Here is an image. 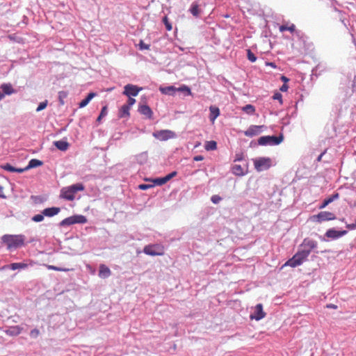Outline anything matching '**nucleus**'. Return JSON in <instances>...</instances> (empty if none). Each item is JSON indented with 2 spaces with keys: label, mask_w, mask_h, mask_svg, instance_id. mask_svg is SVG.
<instances>
[{
  "label": "nucleus",
  "mask_w": 356,
  "mask_h": 356,
  "mask_svg": "<svg viewBox=\"0 0 356 356\" xmlns=\"http://www.w3.org/2000/svg\"><path fill=\"white\" fill-rule=\"evenodd\" d=\"M42 165V162L41 161L35 159H33L29 161V165L26 167V169L29 170L31 168L41 166Z\"/></svg>",
  "instance_id": "nucleus-24"
},
{
  "label": "nucleus",
  "mask_w": 356,
  "mask_h": 356,
  "mask_svg": "<svg viewBox=\"0 0 356 356\" xmlns=\"http://www.w3.org/2000/svg\"><path fill=\"white\" fill-rule=\"evenodd\" d=\"M60 211V209L59 207H50L44 209L42 213L47 217H53L56 215H57Z\"/></svg>",
  "instance_id": "nucleus-15"
},
{
  "label": "nucleus",
  "mask_w": 356,
  "mask_h": 356,
  "mask_svg": "<svg viewBox=\"0 0 356 356\" xmlns=\"http://www.w3.org/2000/svg\"><path fill=\"white\" fill-rule=\"evenodd\" d=\"M177 175V172L176 171H174V172H172L171 173L165 176V178L167 179L168 181L169 180H170L172 177H175Z\"/></svg>",
  "instance_id": "nucleus-45"
},
{
  "label": "nucleus",
  "mask_w": 356,
  "mask_h": 356,
  "mask_svg": "<svg viewBox=\"0 0 356 356\" xmlns=\"http://www.w3.org/2000/svg\"><path fill=\"white\" fill-rule=\"evenodd\" d=\"M165 89L171 90V89H177V88H175L174 86H168V87L165 88ZM178 89H189V88L186 86H184V87L179 88Z\"/></svg>",
  "instance_id": "nucleus-51"
},
{
  "label": "nucleus",
  "mask_w": 356,
  "mask_h": 356,
  "mask_svg": "<svg viewBox=\"0 0 356 356\" xmlns=\"http://www.w3.org/2000/svg\"><path fill=\"white\" fill-rule=\"evenodd\" d=\"M309 251L299 250L296 253L292 258L289 259L283 266L282 268L286 266L295 268L301 265L308 257Z\"/></svg>",
  "instance_id": "nucleus-3"
},
{
  "label": "nucleus",
  "mask_w": 356,
  "mask_h": 356,
  "mask_svg": "<svg viewBox=\"0 0 356 356\" xmlns=\"http://www.w3.org/2000/svg\"><path fill=\"white\" fill-rule=\"evenodd\" d=\"M111 275V271L108 267L105 264H100L99 270V276L101 278L105 279Z\"/></svg>",
  "instance_id": "nucleus-14"
},
{
  "label": "nucleus",
  "mask_w": 356,
  "mask_h": 356,
  "mask_svg": "<svg viewBox=\"0 0 356 356\" xmlns=\"http://www.w3.org/2000/svg\"><path fill=\"white\" fill-rule=\"evenodd\" d=\"M302 246L305 248V249L302 250L309 251V254L311 251L317 247V242L312 239L305 238L302 243Z\"/></svg>",
  "instance_id": "nucleus-12"
},
{
  "label": "nucleus",
  "mask_w": 356,
  "mask_h": 356,
  "mask_svg": "<svg viewBox=\"0 0 356 356\" xmlns=\"http://www.w3.org/2000/svg\"><path fill=\"white\" fill-rule=\"evenodd\" d=\"M1 168L7 170V171H9V172H14V171H15V168L12 166L9 163H6L3 165H1Z\"/></svg>",
  "instance_id": "nucleus-35"
},
{
  "label": "nucleus",
  "mask_w": 356,
  "mask_h": 356,
  "mask_svg": "<svg viewBox=\"0 0 356 356\" xmlns=\"http://www.w3.org/2000/svg\"><path fill=\"white\" fill-rule=\"evenodd\" d=\"M143 252L150 256H162L165 253V248L160 244H149L144 247Z\"/></svg>",
  "instance_id": "nucleus-4"
},
{
  "label": "nucleus",
  "mask_w": 356,
  "mask_h": 356,
  "mask_svg": "<svg viewBox=\"0 0 356 356\" xmlns=\"http://www.w3.org/2000/svg\"><path fill=\"white\" fill-rule=\"evenodd\" d=\"M266 312L263 310V305L261 304H257L255 307L254 312L250 314V319H255L259 321L266 316Z\"/></svg>",
  "instance_id": "nucleus-10"
},
{
  "label": "nucleus",
  "mask_w": 356,
  "mask_h": 356,
  "mask_svg": "<svg viewBox=\"0 0 356 356\" xmlns=\"http://www.w3.org/2000/svg\"><path fill=\"white\" fill-rule=\"evenodd\" d=\"M124 89H143L142 87H138L132 84H127L124 87Z\"/></svg>",
  "instance_id": "nucleus-38"
},
{
  "label": "nucleus",
  "mask_w": 356,
  "mask_h": 356,
  "mask_svg": "<svg viewBox=\"0 0 356 356\" xmlns=\"http://www.w3.org/2000/svg\"><path fill=\"white\" fill-rule=\"evenodd\" d=\"M284 139L282 135L279 136H261L258 140V144L260 145H278L280 144Z\"/></svg>",
  "instance_id": "nucleus-7"
},
{
  "label": "nucleus",
  "mask_w": 356,
  "mask_h": 356,
  "mask_svg": "<svg viewBox=\"0 0 356 356\" xmlns=\"http://www.w3.org/2000/svg\"><path fill=\"white\" fill-rule=\"evenodd\" d=\"M87 222L86 216L82 215H74L63 219L60 222V226H68L76 223L84 224Z\"/></svg>",
  "instance_id": "nucleus-5"
},
{
  "label": "nucleus",
  "mask_w": 356,
  "mask_h": 356,
  "mask_svg": "<svg viewBox=\"0 0 356 356\" xmlns=\"http://www.w3.org/2000/svg\"><path fill=\"white\" fill-rule=\"evenodd\" d=\"M162 21L165 26L166 30L168 31H170L172 29V26L171 23L169 22L168 17L165 16L163 18Z\"/></svg>",
  "instance_id": "nucleus-30"
},
{
  "label": "nucleus",
  "mask_w": 356,
  "mask_h": 356,
  "mask_svg": "<svg viewBox=\"0 0 356 356\" xmlns=\"http://www.w3.org/2000/svg\"><path fill=\"white\" fill-rule=\"evenodd\" d=\"M289 86L286 84V83H284V84L280 87V89H288Z\"/></svg>",
  "instance_id": "nucleus-57"
},
{
  "label": "nucleus",
  "mask_w": 356,
  "mask_h": 356,
  "mask_svg": "<svg viewBox=\"0 0 356 356\" xmlns=\"http://www.w3.org/2000/svg\"><path fill=\"white\" fill-rule=\"evenodd\" d=\"M233 174L238 176H243L245 174L244 169L240 165L235 164L232 168Z\"/></svg>",
  "instance_id": "nucleus-22"
},
{
  "label": "nucleus",
  "mask_w": 356,
  "mask_h": 356,
  "mask_svg": "<svg viewBox=\"0 0 356 356\" xmlns=\"http://www.w3.org/2000/svg\"><path fill=\"white\" fill-rule=\"evenodd\" d=\"M96 96V94L95 92H90L88 95V96L84 99H83L79 104V108H83L85 107L86 105H88V104L90 102V101L95 97Z\"/></svg>",
  "instance_id": "nucleus-23"
},
{
  "label": "nucleus",
  "mask_w": 356,
  "mask_h": 356,
  "mask_svg": "<svg viewBox=\"0 0 356 356\" xmlns=\"http://www.w3.org/2000/svg\"><path fill=\"white\" fill-rule=\"evenodd\" d=\"M31 334L32 336L36 337L39 334V331L38 330H33L31 331Z\"/></svg>",
  "instance_id": "nucleus-53"
},
{
  "label": "nucleus",
  "mask_w": 356,
  "mask_h": 356,
  "mask_svg": "<svg viewBox=\"0 0 356 356\" xmlns=\"http://www.w3.org/2000/svg\"><path fill=\"white\" fill-rule=\"evenodd\" d=\"M163 94H165V95H174V92L175 90H161Z\"/></svg>",
  "instance_id": "nucleus-47"
},
{
  "label": "nucleus",
  "mask_w": 356,
  "mask_h": 356,
  "mask_svg": "<svg viewBox=\"0 0 356 356\" xmlns=\"http://www.w3.org/2000/svg\"><path fill=\"white\" fill-rule=\"evenodd\" d=\"M204 147L207 151L214 150L217 148V143L214 140L207 141Z\"/></svg>",
  "instance_id": "nucleus-28"
},
{
  "label": "nucleus",
  "mask_w": 356,
  "mask_h": 356,
  "mask_svg": "<svg viewBox=\"0 0 356 356\" xmlns=\"http://www.w3.org/2000/svg\"><path fill=\"white\" fill-rule=\"evenodd\" d=\"M323 154H324V153H322V154H321L318 156V157L317 158V161H321V159H322V157H323Z\"/></svg>",
  "instance_id": "nucleus-59"
},
{
  "label": "nucleus",
  "mask_w": 356,
  "mask_h": 356,
  "mask_svg": "<svg viewBox=\"0 0 356 356\" xmlns=\"http://www.w3.org/2000/svg\"><path fill=\"white\" fill-rule=\"evenodd\" d=\"M44 216L42 213L35 215L32 218V220H33L34 222H41L44 220Z\"/></svg>",
  "instance_id": "nucleus-34"
},
{
  "label": "nucleus",
  "mask_w": 356,
  "mask_h": 356,
  "mask_svg": "<svg viewBox=\"0 0 356 356\" xmlns=\"http://www.w3.org/2000/svg\"><path fill=\"white\" fill-rule=\"evenodd\" d=\"M313 222L321 223L324 221H330L336 219L334 213L330 211H321L316 215H314L310 218Z\"/></svg>",
  "instance_id": "nucleus-6"
},
{
  "label": "nucleus",
  "mask_w": 356,
  "mask_h": 356,
  "mask_svg": "<svg viewBox=\"0 0 356 356\" xmlns=\"http://www.w3.org/2000/svg\"><path fill=\"white\" fill-rule=\"evenodd\" d=\"M47 101L40 103L39 106L36 108V111L38 112V111H40L44 109L47 107Z\"/></svg>",
  "instance_id": "nucleus-36"
},
{
  "label": "nucleus",
  "mask_w": 356,
  "mask_h": 356,
  "mask_svg": "<svg viewBox=\"0 0 356 356\" xmlns=\"http://www.w3.org/2000/svg\"><path fill=\"white\" fill-rule=\"evenodd\" d=\"M281 79L284 82V83H287L289 81V79H287L286 76H281Z\"/></svg>",
  "instance_id": "nucleus-58"
},
{
  "label": "nucleus",
  "mask_w": 356,
  "mask_h": 356,
  "mask_svg": "<svg viewBox=\"0 0 356 356\" xmlns=\"http://www.w3.org/2000/svg\"><path fill=\"white\" fill-rule=\"evenodd\" d=\"M279 30L280 32H284L285 31H289L291 33H293L296 30V26L293 24H291L290 26L287 25H282L280 26Z\"/></svg>",
  "instance_id": "nucleus-25"
},
{
  "label": "nucleus",
  "mask_w": 356,
  "mask_h": 356,
  "mask_svg": "<svg viewBox=\"0 0 356 356\" xmlns=\"http://www.w3.org/2000/svg\"><path fill=\"white\" fill-rule=\"evenodd\" d=\"M173 135V133L171 131L168 130H162L159 131L156 134H154V136L163 139V140H167L170 138H171Z\"/></svg>",
  "instance_id": "nucleus-20"
},
{
  "label": "nucleus",
  "mask_w": 356,
  "mask_h": 356,
  "mask_svg": "<svg viewBox=\"0 0 356 356\" xmlns=\"http://www.w3.org/2000/svg\"><path fill=\"white\" fill-rule=\"evenodd\" d=\"M190 11L195 17H197L200 14L199 6L197 3H193L190 8Z\"/></svg>",
  "instance_id": "nucleus-27"
},
{
  "label": "nucleus",
  "mask_w": 356,
  "mask_h": 356,
  "mask_svg": "<svg viewBox=\"0 0 356 356\" xmlns=\"http://www.w3.org/2000/svg\"><path fill=\"white\" fill-rule=\"evenodd\" d=\"M28 265L25 263H13L10 266V268L15 270L19 268H25Z\"/></svg>",
  "instance_id": "nucleus-29"
},
{
  "label": "nucleus",
  "mask_w": 356,
  "mask_h": 356,
  "mask_svg": "<svg viewBox=\"0 0 356 356\" xmlns=\"http://www.w3.org/2000/svg\"><path fill=\"white\" fill-rule=\"evenodd\" d=\"M2 241L7 246L8 250L17 249L24 245L25 236L22 234L10 235L6 234L1 238Z\"/></svg>",
  "instance_id": "nucleus-1"
},
{
  "label": "nucleus",
  "mask_w": 356,
  "mask_h": 356,
  "mask_svg": "<svg viewBox=\"0 0 356 356\" xmlns=\"http://www.w3.org/2000/svg\"><path fill=\"white\" fill-rule=\"evenodd\" d=\"M1 89H3V90L11 89V86L10 85H8V84H3L1 86Z\"/></svg>",
  "instance_id": "nucleus-52"
},
{
  "label": "nucleus",
  "mask_w": 356,
  "mask_h": 356,
  "mask_svg": "<svg viewBox=\"0 0 356 356\" xmlns=\"http://www.w3.org/2000/svg\"><path fill=\"white\" fill-rule=\"evenodd\" d=\"M85 187L83 184L78 183L70 186L64 187L60 190V197L63 199L72 201L78 191H83Z\"/></svg>",
  "instance_id": "nucleus-2"
},
{
  "label": "nucleus",
  "mask_w": 356,
  "mask_h": 356,
  "mask_svg": "<svg viewBox=\"0 0 356 356\" xmlns=\"http://www.w3.org/2000/svg\"><path fill=\"white\" fill-rule=\"evenodd\" d=\"M108 113L107 106H104L100 112V117H105Z\"/></svg>",
  "instance_id": "nucleus-41"
},
{
  "label": "nucleus",
  "mask_w": 356,
  "mask_h": 356,
  "mask_svg": "<svg viewBox=\"0 0 356 356\" xmlns=\"http://www.w3.org/2000/svg\"><path fill=\"white\" fill-rule=\"evenodd\" d=\"M130 108L129 105L124 104L120 109L118 117L120 118H128L130 115L129 110Z\"/></svg>",
  "instance_id": "nucleus-16"
},
{
  "label": "nucleus",
  "mask_w": 356,
  "mask_h": 356,
  "mask_svg": "<svg viewBox=\"0 0 356 356\" xmlns=\"http://www.w3.org/2000/svg\"><path fill=\"white\" fill-rule=\"evenodd\" d=\"M247 56L248 60L252 63L257 60L256 56L252 52L250 49L247 50Z\"/></svg>",
  "instance_id": "nucleus-32"
},
{
  "label": "nucleus",
  "mask_w": 356,
  "mask_h": 356,
  "mask_svg": "<svg viewBox=\"0 0 356 356\" xmlns=\"http://www.w3.org/2000/svg\"><path fill=\"white\" fill-rule=\"evenodd\" d=\"M242 111L248 114L252 115L254 113L255 108L254 106L251 104H247L245 106L242 107Z\"/></svg>",
  "instance_id": "nucleus-26"
},
{
  "label": "nucleus",
  "mask_w": 356,
  "mask_h": 356,
  "mask_svg": "<svg viewBox=\"0 0 356 356\" xmlns=\"http://www.w3.org/2000/svg\"><path fill=\"white\" fill-rule=\"evenodd\" d=\"M139 45L140 49H149V45L145 44L142 40L140 42Z\"/></svg>",
  "instance_id": "nucleus-43"
},
{
  "label": "nucleus",
  "mask_w": 356,
  "mask_h": 356,
  "mask_svg": "<svg viewBox=\"0 0 356 356\" xmlns=\"http://www.w3.org/2000/svg\"><path fill=\"white\" fill-rule=\"evenodd\" d=\"M154 181L156 184L161 186V185H163V184L167 183L168 180L165 178V177H161V178H157Z\"/></svg>",
  "instance_id": "nucleus-33"
},
{
  "label": "nucleus",
  "mask_w": 356,
  "mask_h": 356,
  "mask_svg": "<svg viewBox=\"0 0 356 356\" xmlns=\"http://www.w3.org/2000/svg\"><path fill=\"white\" fill-rule=\"evenodd\" d=\"M14 90H3V92H1V90H0V99H1L5 95H10L13 93Z\"/></svg>",
  "instance_id": "nucleus-39"
},
{
  "label": "nucleus",
  "mask_w": 356,
  "mask_h": 356,
  "mask_svg": "<svg viewBox=\"0 0 356 356\" xmlns=\"http://www.w3.org/2000/svg\"><path fill=\"white\" fill-rule=\"evenodd\" d=\"M104 117H100V115L98 116L97 119V121L98 122H100L101 120Z\"/></svg>",
  "instance_id": "nucleus-60"
},
{
  "label": "nucleus",
  "mask_w": 356,
  "mask_h": 356,
  "mask_svg": "<svg viewBox=\"0 0 356 356\" xmlns=\"http://www.w3.org/2000/svg\"><path fill=\"white\" fill-rule=\"evenodd\" d=\"M265 127L264 125H251L244 131V135L248 137H253L261 134Z\"/></svg>",
  "instance_id": "nucleus-9"
},
{
  "label": "nucleus",
  "mask_w": 356,
  "mask_h": 356,
  "mask_svg": "<svg viewBox=\"0 0 356 356\" xmlns=\"http://www.w3.org/2000/svg\"><path fill=\"white\" fill-rule=\"evenodd\" d=\"M54 145L57 149L61 151H66L69 147V143L67 141L63 140L54 141Z\"/></svg>",
  "instance_id": "nucleus-18"
},
{
  "label": "nucleus",
  "mask_w": 356,
  "mask_h": 356,
  "mask_svg": "<svg viewBox=\"0 0 356 356\" xmlns=\"http://www.w3.org/2000/svg\"><path fill=\"white\" fill-rule=\"evenodd\" d=\"M273 98L274 99L279 100V102H280V104H282V95H281L280 93H278V92L275 93V94L273 95Z\"/></svg>",
  "instance_id": "nucleus-42"
},
{
  "label": "nucleus",
  "mask_w": 356,
  "mask_h": 356,
  "mask_svg": "<svg viewBox=\"0 0 356 356\" xmlns=\"http://www.w3.org/2000/svg\"><path fill=\"white\" fill-rule=\"evenodd\" d=\"M326 307L336 309L337 308V306L334 304H329V305H327Z\"/></svg>",
  "instance_id": "nucleus-54"
},
{
  "label": "nucleus",
  "mask_w": 356,
  "mask_h": 356,
  "mask_svg": "<svg viewBox=\"0 0 356 356\" xmlns=\"http://www.w3.org/2000/svg\"><path fill=\"white\" fill-rule=\"evenodd\" d=\"M139 90H124L123 94L129 97L127 105H129L131 107L136 102L135 99L132 97H136L138 95Z\"/></svg>",
  "instance_id": "nucleus-13"
},
{
  "label": "nucleus",
  "mask_w": 356,
  "mask_h": 356,
  "mask_svg": "<svg viewBox=\"0 0 356 356\" xmlns=\"http://www.w3.org/2000/svg\"><path fill=\"white\" fill-rule=\"evenodd\" d=\"M28 169H26V168H15V171H14L15 172H19V173H22L26 170H27Z\"/></svg>",
  "instance_id": "nucleus-50"
},
{
  "label": "nucleus",
  "mask_w": 356,
  "mask_h": 356,
  "mask_svg": "<svg viewBox=\"0 0 356 356\" xmlns=\"http://www.w3.org/2000/svg\"><path fill=\"white\" fill-rule=\"evenodd\" d=\"M31 199L35 204L43 202V198L40 196H31Z\"/></svg>",
  "instance_id": "nucleus-37"
},
{
  "label": "nucleus",
  "mask_w": 356,
  "mask_h": 356,
  "mask_svg": "<svg viewBox=\"0 0 356 356\" xmlns=\"http://www.w3.org/2000/svg\"><path fill=\"white\" fill-rule=\"evenodd\" d=\"M46 267L49 270H56V271H68L69 270V269H67V268H63L57 267V266H52V265H46Z\"/></svg>",
  "instance_id": "nucleus-31"
},
{
  "label": "nucleus",
  "mask_w": 356,
  "mask_h": 356,
  "mask_svg": "<svg viewBox=\"0 0 356 356\" xmlns=\"http://www.w3.org/2000/svg\"><path fill=\"white\" fill-rule=\"evenodd\" d=\"M210 110V121L213 123L215 120L220 115V110L218 107L211 106L209 108Z\"/></svg>",
  "instance_id": "nucleus-17"
},
{
  "label": "nucleus",
  "mask_w": 356,
  "mask_h": 356,
  "mask_svg": "<svg viewBox=\"0 0 356 356\" xmlns=\"http://www.w3.org/2000/svg\"><path fill=\"white\" fill-rule=\"evenodd\" d=\"M203 159H204V157L202 155H197L193 158V160L195 161H202Z\"/></svg>",
  "instance_id": "nucleus-48"
},
{
  "label": "nucleus",
  "mask_w": 356,
  "mask_h": 356,
  "mask_svg": "<svg viewBox=\"0 0 356 356\" xmlns=\"http://www.w3.org/2000/svg\"><path fill=\"white\" fill-rule=\"evenodd\" d=\"M266 65L270 66L273 68H276V67H277L275 63H273V62H266Z\"/></svg>",
  "instance_id": "nucleus-49"
},
{
  "label": "nucleus",
  "mask_w": 356,
  "mask_h": 356,
  "mask_svg": "<svg viewBox=\"0 0 356 356\" xmlns=\"http://www.w3.org/2000/svg\"><path fill=\"white\" fill-rule=\"evenodd\" d=\"M347 234V231H337L334 229H329L325 232V236L332 239L339 238Z\"/></svg>",
  "instance_id": "nucleus-11"
},
{
  "label": "nucleus",
  "mask_w": 356,
  "mask_h": 356,
  "mask_svg": "<svg viewBox=\"0 0 356 356\" xmlns=\"http://www.w3.org/2000/svg\"><path fill=\"white\" fill-rule=\"evenodd\" d=\"M181 91L184 92V96L191 95V90H181Z\"/></svg>",
  "instance_id": "nucleus-55"
},
{
  "label": "nucleus",
  "mask_w": 356,
  "mask_h": 356,
  "mask_svg": "<svg viewBox=\"0 0 356 356\" xmlns=\"http://www.w3.org/2000/svg\"><path fill=\"white\" fill-rule=\"evenodd\" d=\"M150 187H152V186L148 185V184H140L138 186V188L141 190H147V189L149 188Z\"/></svg>",
  "instance_id": "nucleus-46"
},
{
  "label": "nucleus",
  "mask_w": 356,
  "mask_h": 356,
  "mask_svg": "<svg viewBox=\"0 0 356 356\" xmlns=\"http://www.w3.org/2000/svg\"><path fill=\"white\" fill-rule=\"evenodd\" d=\"M221 200V197L218 195H213L211 197V201L214 204H218Z\"/></svg>",
  "instance_id": "nucleus-40"
},
{
  "label": "nucleus",
  "mask_w": 356,
  "mask_h": 356,
  "mask_svg": "<svg viewBox=\"0 0 356 356\" xmlns=\"http://www.w3.org/2000/svg\"><path fill=\"white\" fill-rule=\"evenodd\" d=\"M339 197V193H335L333 195H332L331 197L324 200V201L323 202L321 205L319 206V209H322L325 208L326 206H327L330 203L333 202L334 200L338 199Z\"/></svg>",
  "instance_id": "nucleus-21"
},
{
  "label": "nucleus",
  "mask_w": 356,
  "mask_h": 356,
  "mask_svg": "<svg viewBox=\"0 0 356 356\" xmlns=\"http://www.w3.org/2000/svg\"><path fill=\"white\" fill-rule=\"evenodd\" d=\"M139 111L140 112L141 114L147 116L149 119H151L152 118L153 112L151 110V108L147 105L141 106L139 108Z\"/></svg>",
  "instance_id": "nucleus-19"
},
{
  "label": "nucleus",
  "mask_w": 356,
  "mask_h": 356,
  "mask_svg": "<svg viewBox=\"0 0 356 356\" xmlns=\"http://www.w3.org/2000/svg\"><path fill=\"white\" fill-rule=\"evenodd\" d=\"M3 188L1 186H0V197L4 198V197H6V196L3 195Z\"/></svg>",
  "instance_id": "nucleus-56"
},
{
  "label": "nucleus",
  "mask_w": 356,
  "mask_h": 356,
  "mask_svg": "<svg viewBox=\"0 0 356 356\" xmlns=\"http://www.w3.org/2000/svg\"><path fill=\"white\" fill-rule=\"evenodd\" d=\"M254 165L257 171L266 170L270 167L271 160L269 158H259L254 161Z\"/></svg>",
  "instance_id": "nucleus-8"
},
{
  "label": "nucleus",
  "mask_w": 356,
  "mask_h": 356,
  "mask_svg": "<svg viewBox=\"0 0 356 356\" xmlns=\"http://www.w3.org/2000/svg\"><path fill=\"white\" fill-rule=\"evenodd\" d=\"M346 227H347L349 230H353V229H356V220H355V222H354V223H352V224H346Z\"/></svg>",
  "instance_id": "nucleus-44"
}]
</instances>
